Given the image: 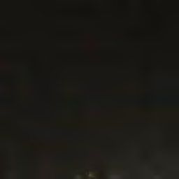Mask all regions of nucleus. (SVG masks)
Here are the masks:
<instances>
[{
  "label": "nucleus",
  "mask_w": 179,
  "mask_h": 179,
  "mask_svg": "<svg viewBox=\"0 0 179 179\" xmlns=\"http://www.w3.org/2000/svg\"><path fill=\"white\" fill-rule=\"evenodd\" d=\"M71 179H76V178H71Z\"/></svg>",
  "instance_id": "nucleus-1"
},
{
  "label": "nucleus",
  "mask_w": 179,
  "mask_h": 179,
  "mask_svg": "<svg viewBox=\"0 0 179 179\" xmlns=\"http://www.w3.org/2000/svg\"><path fill=\"white\" fill-rule=\"evenodd\" d=\"M85 179H88V178H85Z\"/></svg>",
  "instance_id": "nucleus-2"
}]
</instances>
